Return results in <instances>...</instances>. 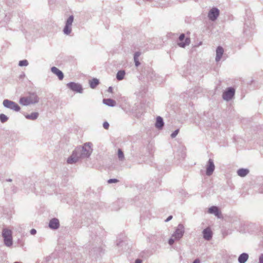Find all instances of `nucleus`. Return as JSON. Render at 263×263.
Masks as SVG:
<instances>
[{
  "mask_svg": "<svg viewBox=\"0 0 263 263\" xmlns=\"http://www.w3.org/2000/svg\"><path fill=\"white\" fill-rule=\"evenodd\" d=\"M39 101V98L35 93H31L28 97H22L20 100V103L22 105H29Z\"/></svg>",
  "mask_w": 263,
  "mask_h": 263,
  "instance_id": "nucleus-1",
  "label": "nucleus"
},
{
  "mask_svg": "<svg viewBox=\"0 0 263 263\" xmlns=\"http://www.w3.org/2000/svg\"><path fill=\"white\" fill-rule=\"evenodd\" d=\"M2 236L4 238V243L7 247H10L12 245V237L11 230L8 229H4L2 232Z\"/></svg>",
  "mask_w": 263,
  "mask_h": 263,
  "instance_id": "nucleus-2",
  "label": "nucleus"
},
{
  "mask_svg": "<svg viewBox=\"0 0 263 263\" xmlns=\"http://www.w3.org/2000/svg\"><path fill=\"white\" fill-rule=\"evenodd\" d=\"M4 105L8 108L13 109L15 111H19L20 107L17 104L8 100H5L3 102Z\"/></svg>",
  "mask_w": 263,
  "mask_h": 263,
  "instance_id": "nucleus-3",
  "label": "nucleus"
},
{
  "mask_svg": "<svg viewBox=\"0 0 263 263\" xmlns=\"http://www.w3.org/2000/svg\"><path fill=\"white\" fill-rule=\"evenodd\" d=\"M92 144L90 142L86 143L84 144L82 148V155L88 157L92 152Z\"/></svg>",
  "mask_w": 263,
  "mask_h": 263,
  "instance_id": "nucleus-4",
  "label": "nucleus"
},
{
  "mask_svg": "<svg viewBox=\"0 0 263 263\" xmlns=\"http://www.w3.org/2000/svg\"><path fill=\"white\" fill-rule=\"evenodd\" d=\"M67 87L73 91L81 93L82 91L81 86L74 82H71L67 84Z\"/></svg>",
  "mask_w": 263,
  "mask_h": 263,
  "instance_id": "nucleus-5",
  "label": "nucleus"
},
{
  "mask_svg": "<svg viewBox=\"0 0 263 263\" xmlns=\"http://www.w3.org/2000/svg\"><path fill=\"white\" fill-rule=\"evenodd\" d=\"M234 93L235 89L233 88H229L228 90L223 92V98L225 100L229 101L233 98Z\"/></svg>",
  "mask_w": 263,
  "mask_h": 263,
  "instance_id": "nucleus-6",
  "label": "nucleus"
},
{
  "mask_svg": "<svg viewBox=\"0 0 263 263\" xmlns=\"http://www.w3.org/2000/svg\"><path fill=\"white\" fill-rule=\"evenodd\" d=\"M184 234V227L182 224H179L173 236L177 239L181 238Z\"/></svg>",
  "mask_w": 263,
  "mask_h": 263,
  "instance_id": "nucleus-7",
  "label": "nucleus"
},
{
  "mask_svg": "<svg viewBox=\"0 0 263 263\" xmlns=\"http://www.w3.org/2000/svg\"><path fill=\"white\" fill-rule=\"evenodd\" d=\"M219 14V11L216 8H213L209 12L208 17L210 20L215 21Z\"/></svg>",
  "mask_w": 263,
  "mask_h": 263,
  "instance_id": "nucleus-8",
  "label": "nucleus"
},
{
  "mask_svg": "<svg viewBox=\"0 0 263 263\" xmlns=\"http://www.w3.org/2000/svg\"><path fill=\"white\" fill-rule=\"evenodd\" d=\"M184 37L185 35L184 34H181L179 37V42L178 44L181 47H184L185 46L189 45L190 43V39L188 37H186L185 39V42H183V41L184 39Z\"/></svg>",
  "mask_w": 263,
  "mask_h": 263,
  "instance_id": "nucleus-9",
  "label": "nucleus"
},
{
  "mask_svg": "<svg viewBox=\"0 0 263 263\" xmlns=\"http://www.w3.org/2000/svg\"><path fill=\"white\" fill-rule=\"evenodd\" d=\"M80 158V157L78 156L77 152L76 151H73L72 155L68 158L67 163L69 164H72L77 162Z\"/></svg>",
  "mask_w": 263,
  "mask_h": 263,
  "instance_id": "nucleus-10",
  "label": "nucleus"
},
{
  "mask_svg": "<svg viewBox=\"0 0 263 263\" xmlns=\"http://www.w3.org/2000/svg\"><path fill=\"white\" fill-rule=\"evenodd\" d=\"M215 168V166L213 163V161L211 159H210L208 161V164L206 167V174L208 176H210L212 175L213 172H214Z\"/></svg>",
  "mask_w": 263,
  "mask_h": 263,
  "instance_id": "nucleus-11",
  "label": "nucleus"
},
{
  "mask_svg": "<svg viewBox=\"0 0 263 263\" xmlns=\"http://www.w3.org/2000/svg\"><path fill=\"white\" fill-rule=\"evenodd\" d=\"M203 238L208 240H210L212 237V232L210 228H207L203 231Z\"/></svg>",
  "mask_w": 263,
  "mask_h": 263,
  "instance_id": "nucleus-12",
  "label": "nucleus"
},
{
  "mask_svg": "<svg viewBox=\"0 0 263 263\" xmlns=\"http://www.w3.org/2000/svg\"><path fill=\"white\" fill-rule=\"evenodd\" d=\"M208 212L210 214H214L218 218L220 217L221 212L217 206H213L209 209Z\"/></svg>",
  "mask_w": 263,
  "mask_h": 263,
  "instance_id": "nucleus-13",
  "label": "nucleus"
},
{
  "mask_svg": "<svg viewBox=\"0 0 263 263\" xmlns=\"http://www.w3.org/2000/svg\"><path fill=\"white\" fill-rule=\"evenodd\" d=\"M51 71L55 74H56L60 80H63L64 75L62 72L58 68L55 67H52L51 68Z\"/></svg>",
  "mask_w": 263,
  "mask_h": 263,
  "instance_id": "nucleus-14",
  "label": "nucleus"
},
{
  "mask_svg": "<svg viewBox=\"0 0 263 263\" xmlns=\"http://www.w3.org/2000/svg\"><path fill=\"white\" fill-rule=\"evenodd\" d=\"M49 226L51 229H57L59 227V221L58 219L53 218L50 221Z\"/></svg>",
  "mask_w": 263,
  "mask_h": 263,
  "instance_id": "nucleus-15",
  "label": "nucleus"
},
{
  "mask_svg": "<svg viewBox=\"0 0 263 263\" xmlns=\"http://www.w3.org/2000/svg\"><path fill=\"white\" fill-rule=\"evenodd\" d=\"M223 48L220 46L218 47V48H217V50H216V59H215L216 61H219L221 59V58L223 55Z\"/></svg>",
  "mask_w": 263,
  "mask_h": 263,
  "instance_id": "nucleus-16",
  "label": "nucleus"
},
{
  "mask_svg": "<svg viewBox=\"0 0 263 263\" xmlns=\"http://www.w3.org/2000/svg\"><path fill=\"white\" fill-rule=\"evenodd\" d=\"M155 126L159 129L161 128L163 126V122L161 117H158L157 118Z\"/></svg>",
  "mask_w": 263,
  "mask_h": 263,
  "instance_id": "nucleus-17",
  "label": "nucleus"
},
{
  "mask_svg": "<svg viewBox=\"0 0 263 263\" xmlns=\"http://www.w3.org/2000/svg\"><path fill=\"white\" fill-rule=\"evenodd\" d=\"M249 256L246 253L241 254L238 257V261L240 263H245L248 259Z\"/></svg>",
  "mask_w": 263,
  "mask_h": 263,
  "instance_id": "nucleus-18",
  "label": "nucleus"
},
{
  "mask_svg": "<svg viewBox=\"0 0 263 263\" xmlns=\"http://www.w3.org/2000/svg\"><path fill=\"white\" fill-rule=\"evenodd\" d=\"M249 171L248 169L245 168H241L237 171V174L238 176L243 177L246 176L248 173Z\"/></svg>",
  "mask_w": 263,
  "mask_h": 263,
  "instance_id": "nucleus-19",
  "label": "nucleus"
},
{
  "mask_svg": "<svg viewBox=\"0 0 263 263\" xmlns=\"http://www.w3.org/2000/svg\"><path fill=\"white\" fill-rule=\"evenodd\" d=\"M103 103L110 106H114L116 104V101L111 99H104Z\"/></svg>",
  "mask_w": 263,
  "mask_h": 263,
  "instance_id": "nucleus-20",
  "label": "nucleus"
},
{
  "mask_svg": "<svg viewBox=\"0 0 263 263\" xmlns=\"http://www.w3.org/2000/svg\"><path fill=\"white\" fill-rule=\"evenodd\" d=\"M99 83V80L97 79H93L89 81L90 86L92 88H95Z\"/></svg>",
  "mask_w": 263,
  "mask_h": 263,
  "instance_id": "nucleus-21",
  "label": "nucleus"
},
{
  "mask_svg": "<svg viewBox=\"0 0 263 263\" xmlns=\"http://www.w3.org/2000/svg\"><path fill=\"white\" fill-rule=\"evenodd\" d=\"M38 116V114L37 112H33L30 115H27L25 117L27 119L34 120L37 118Z\"/></svg>",
  "mask_w": 263,
  "mask_h": 263,
  "instance_id": "nucleus-22",
  "label": "nucleus"
},
{
  "mask_svg": "<svg viewBox=\"0 0 263 263\" xmlns=\"http://www.w3.org/2000/svg\"><path fill=\"white\" fill-rule=\"evenodd\" d=\"M125 72L124 71H119L117 74V79L118 80H122L124 77Z\"/></svg>",
  "mask_w": 263,
  "mask_h": 263,
  "instance_id": "nucleus-23",
  "label": "nucleus"
},
{
  "mask_svg": "<svg viewBox=\"0 0 263 263\" xmlns=\"http://www.w3.org/2000/svg\"><path fill=\"white\" fill-rule=\"evenodd\" d=\"M63 31L65 34H69L71 31V26L66 25L64 28Z\"/></svg>",
  "mask_w": 263,
  "mask_h": 263,
  "instance_id": "nucleus-24",
  "label": "nucleus"
},
{
  "mask_svg": "<svg viewBox=\"0 0 263 263\" xmlns=\"http://www.w3.org/2000/svg\"><path fill=\"white\" fill-rule=\"evenodd\" d=\"M73 21V16H70L66 21V25L71 26Z\"/></svg>",
  "mask_w": 263,
  "mask_h": 263,
  "instance_id": "nucleus-25",
  "label": "nucleus"
},
{
  "mask_svg": "<svg viewBox=\"0 0 263 263\" xmlns=\"http://www.w3.org/2000/svg\"><path fill=\"white\" fill-rule=\"evenodd\" d=\"M0 120L2 122L4 123L7 121L8 118L4 114H1L0 115Z\"/></svg>",
  "mask_w": 263,
  "mask_h": 263,
  "instance_id": "nucleus-26",
  "label": "nucleus"
},
{
  "mask_svg": "<svg viewBox=\"0 0 263 263\" xmlns=\"http://www.w3.org/2000/svg\"><path fill=\"white\" fill-rule=\"evenodd\" d=\"M118 155L119 158L120 160H122L124 159L123 153L122 152V151L120 149H118Z\"/></svg>",
  "mask_w": 263,
  "mask_h": 263,
  "instance_id": "nucleus-27",
  "label": "nucleus"
},
{
  "mask_svg": "<svg viewBox=\"0 0 263 263\" xmlns=\"http://www.w3.org/2000/svg\"><path fill=\"white\" fill-rule=\"evenodd\" d=\"M28 64V62L27 60H22L20 61L19 62V65L20 66H27Z\"/></svg>",
  "mask_w": 263,
  "mask_h": 263,
  "instance_id": "nucleus-28",
  "label": "nucleus"
},
{
  "mask_svg": "<svg viewBox=\"0 0 263 263\" xmlns=\"http://www.w3.org/2000/svg\"><path fill=\"white\" fill-rule=\"evenodd\" d=\"M118 181H119V180L116 179H109L107 182L108 183H117Z\"/></svg>",
  "mask_w": 263,
  "mask_h": 263,
  "instance_id": "nucleus-29",
  "label": "nucleus"
},
{
  "mask_svg": "<svg viewBox=\"0 0 263 263\" xmlns=\"http://www.w3.org/2000/svg\"><path fill=\"white\" fill-rule=\"evenodd\" d=\"M178 132H179V129H177L175 131H174L171 135V137L172 138H175L177 135V134H178Z\"/></svg>",
  "mask_w": 263,
  "mask_h": 263,
  "instance_id": "nucleus-30",
  "label": "nucleus"
},
{
  "mask_svg": "<svg viewBox=\"0 0 263 263\" xmlns=\"http://www.w3.org/2000/svg\"><path fill=\"white\" fill-rule=\"evenodd\" d=\"M109 125L107 122H104L103 123V127L106 129H108L109 128Z\"/></svg>",
  "mask_w": 263,
  "mask_h": 263,
  "instance_id": "nucleus-31",
  "label": "nucleus"
},
{
  "mask_svg": "<svg viewBox=\"0 0 263 263\" xmlns=\"http://www.w3.org/2000/svg\"><path fill=\"white\" fill-rule=\"evenodd\" d=\"M140 55V53L139 52H137L135 53V56H134V60L136 61L137 59H138Z\"/></svg>",
  "mask_w": 263,
  "mask_h": 263,
  "instance_id": "nucleus-32",
  "label": "nucleus"
},
{
  "mask_svg": "<svg viewBox=\"0 0 263 263\" xmlns=\"http://www.w3.org/2000/svg\"><path fill=\"white\" fill-rule=\"evenodd\" d=\"M174 240H173V239H172V238L170 239V240H169V241H168V243H169V244H170V245H173V243H174Z\"/></svg>",
  "mask_w": 263,
  "mask_h": 263,
  "instance_id": "nucleus-33",
  "label": "nucleus"
},
{
  "mask_svg": "<svg viewBox=\"0 0 263 263\" xmlns=\"http://www.w3.org/2000/svg\"><path fill=\"white\" fill-rule=\"evenodd\" d=\"M259 263H263V255H261L259 257Z\"/></svg>",
  "mask_w": 263,
  "mask_h": 263,
  "instance_id": "nucleus-34",
  "label": "nucleus"
},
{
  "mask_svg": "<svg viewBox=\"0 0 263 263\" xmlns=\"http://www.w3.org/2000/svg\"><path fill=\"white\" fill-rule=\"evenodd\" d=\"M36 231L35 229H32L30 231V233L32 235H34L36 233Z\"/></svg>",
  "mask_w": 263,
  "mask_h": 263,
  "instance_id": "nucleus-35",
  "label": "nucleus"
},
{
  "mask_svg": "<svg viewBox=\"0 0 263 263\" xmlns=\"http://www.w3.org/2000/svg\"><path fill=\"white\" fill-rule=\"evenodd\" d=\"M172 218V216H170L165 221L167 222Z\"/></svg>",
  "mask_w": 263,
  "mask_h": 263,
  "instance_id": "nucleus-36",
  "label": "nucleus"
},
{
  "mask_svg": "<svg viewBox=\"0 0 263 263\" xmlns=\"http://www.w3.org/2000/svg\"><path fill=\"white\" fill-rule=\"evenodd\" d=\"M135 64H136V66H138L140 64L138 61V59H137L136 61H135Z\"/></svg>",
  "mask_w": 263,
  "mask_h": 263,
  "instance_id": "nucleus-37",
  "label": "nucleus"
},
{
  "mask_svg": "<svg viewBox=\"0 0 263 263\" xmlns=\"http://www.w3.org/2000/svg\"><path fill=\"white\" fill-rule=\"evenodd\" d=\"M135 263H142V260L140 259H137Z\"/></svg>",
  "mask_w": 263,
  "mask_h": 263,
  "instance_id": "nucleus-38",
  "label": "nucleus"
},
{
  "mask_svg": "<svg viewBox=\"0 0 263 263\" xmlns=\"http://www.w3.org/2000/svg\"><path fill=\"white\" fill-rule=\"evenodd\" d=\"M193 263H200V261L198 259H196Z\"/></svg>",
  "mask_w": 263,
  "mask_h": 263,
  "instance_id": "nucleus-39",
  "label": "nucleus"
}]
</instances>
